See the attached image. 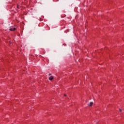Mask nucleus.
<instances>
[{"instance_id":"f257e3e1","label":"nucleus","mask_w":124,"mask_h":124,"mask_svg":"<svg viewBox=\"0 0 124 124\" xmlns=\"http://www.w3.org/2000/svg\"><path fill=\"white\" fill-rule=\"evenodd\" d=\"M9 31H16V28H10V29H9Z\"/></svg>"},{"instance_id":"f03ea898","label":"nucleus","mask_w":124,"mask_h":124,"mask_svg":"<svg viewBox=\"0 0 124 124\" xmlns=\"http://www.w3.org/2000/svg\"><path fill=\"white\" fill-rule=\"evenodd\" d=\"M53 79H54V77L53 76H51L49 78V80L50 81H52V80H53Z\"/></svg>"},{"instance_id":"7ed1b4c3","label":"nucleus","mask_w":124,"mask_h":124,"mask_svg":"<svg viewBox=\"0 0 124 124\" xmlns=\"http://www.w3.org/2000/svg\"><path fill=\"white\" fill-rule=\"evenodd\" d=\"M93 102H90L89 104V106H93Z\"/></svg>"},{"instance_id":"20e7f679","label":"nucleus","mask_w":124,"mask_h":124,"mask_svg":"<svg viewBox=\"0 0 124 124\" xmlns=\"http://www.w3.org/2000/svg\"><path fill=\"white\" fill-rule=\"evenodd\" d=\"M122 111H123V110L122 109H120V111L122 112Z\"/></svg>"},{"instance_id":"39448f33","label":"nucleus","mask_w":124,"mask_h":124,"mask_svg":"<svg viewBox=\"0 0 124 124\" xmlns=\"http://www.w3.org/2000/svg\"><path fill=\"white\" fill-rule=\"evenodd\" d=\"M17 8H19V5H17Z\"/></svg>"},{"instance_id":"423d86ee","label":"nucleus","mask_w":124,"mask_h":124,"mask_svg":"<svg viewBox=\"0 0 124 124\" xmlns=\"http://www.w3.org/2000/svg\"><path fill=\"white\" fill-rule=\"evenodd\" d=\"M48 75H49V76H50L51 75V74H49Z\"/></svg>"},{"instance_id":"0eeeda50","label":"nucleus","mask_w":124,"mask_h":124,"mask_svg":"<svg viewBox=\"0 0 124 124\" xmlns=\"http://www.w3.org/2000/svg\"><path fill=\"white\" fill-rule=\"evenodd\" d=\"M64 96H66V94H64Z\"/></svg>"}]
</instances>
